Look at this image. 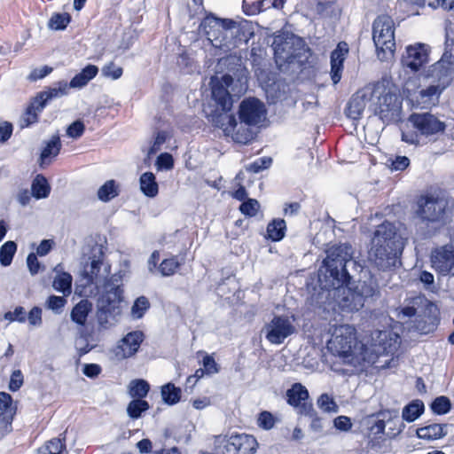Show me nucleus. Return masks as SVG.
Returning <instances> with one entry per match:
<instances>
[{
    "label": "nucleus",
    "instance_id": "nucleus-24",
    "mask_svg": "<svg viewBox=\"0 0 454 454\" xmlns=\"http://www.w3.org/2000/svg\"><path fill=\"white\" fill-rule=\"evenodd\" d=\"M53 271L56 273L52 284L53 288L57 292L62 293L65 296L69 295L73 281L71 274L63 271V267L60 263L55 266Z\"/></svg>",
    "mask_w": 454,
    "mask_h": 454
},
{
    "label": "nucleus",
    "instance_id": "nucleus-57",
    "mask_svg": "<svg viewBox=\"0 0 454 454\" xmlns=\"http://www.w3.org/2000/svg\"><path fill=\"white\" fill-rule=\"evenodd\" d=\"M258 426L265 430L271 429L276 423L274 416L269 411H262L257 419Z\"/></svg>",
    "mask_w": 454,
    "mask_h": 454
},
{
    "label": "nucleus",
    "instance_id": "nucleus-32",
    "mask_svg": "<svg viewBox=\"0 0 454 454\" xmlns=\"http://www.w3.org/2000/svg\"><path fill=\"white\" fill-rule=\"evenodd\" d=\"M149 390V383L142 379L132 380L128 385V394L133 399L144 400Z\"/></svg>",
    "mask_w": 454,
    "mask_h": 454
},
{
    "label": "nucleus",
    "instance_id": "nucleus-18",
    "mask_svg": "<svg viewBox=\"0 0 454 454\" xmlns=\"http://www.w3.org/2000/svg\"><path fill=\"white\" fill-rule=\"evenodd\" d=\"M372 100L373 95L371 90L366 89L356 92L348 102L347 107L348 116L354 120L358 119L367 106L372 107Z\"/></svg>",
    "mask_w": 454,
    "mask_h": 454
},
{
    "label": "nucleus",
    "instance_id": "nucleus-13",
    "mask_svg": "<svg viewBox=\"0 0 454 454\" xmlns=\"http://www.w3.org/2000/svg\"><path fill=\"white\" fill-rule=\"evenodd\" d=\"M431 264L439 274L448 275L454 268V244H448L433 250Z\"/></svg>",
    "mask_w": 454,
    "mask_h": 454
},
{
    "label": "nucleus",
    "instance_id": "nucleus-10",
    "mask_svg": "<svg viewBox=\"0 0 454 454\" xmlns=\"http://www.w3.org/2000/svg\"><path fill=\"white\" fill-rule=\"evenodd\" d=\"M266 115L264 103L255 98H246L239 105V117L247 126H258L266 120Z\"/></svg>",
    "mask_w": 454,
    "mask_h": 454
},
{
    "label": "nucleus",
    "instance_id": "nucleus-52",
    "mask_svg": "<svg viewBox=\"0 0 454 454\" xmlns=\"http://www.w3.org/2000/svg\"><path fill=\"white\" fill-rule=\"evenodd\" d=\"M4 319L14 322L17 321L19 323H25L27 320V313L23 307L18 306L14 309L13 311H8L4 314Z\"/></svg>",
    "mask_w": 454,
    "mask_h": 454
},
{
    "label": "nucleus",
    "instance_id": "nucleus-47",
    "mask_svg": "<svg viewBox=\"0 0 454 454\" xmlns=\"http://www.w3.org/2000/svg\"><path fill=\"white\" fill-rule=\"evenodd\" d=\"M172 133L170 131H167V130H162V131H159L157 133V136L155 137V140L153 144V145L150 147L149 151H148V154H154L156 153L158 151L160 150L161 148V145L169 141L171 138H172Z\"/></svg>",
    "mask_w": 454,
    "mask_h": 454
},
{
    "label": "nucleus",
    "instance_id": "nucleus-53",
    "mask_svg": "<svg viewBox=\"0 0 454 454\" xmlns=\"http://www.w3.org/2000/svg\"><path fill=\"white\" fill-rule=\"evenodd\" d=\"M0 411L1 412L12 413L14 416L16 412V407L12 403V398L11 395L5 392H0Z\"/></svg>",
    "mask_w": 454,
    "mask_h": 454
},
{
    "label": "nucleus",
    "instance_id": "nucleus-21",
    "mask_svg": "<svg viewBox=\"0 0 454 454\" xmlns=\"http://www.w3.org/2000/svg\"><path fill=\"white\" fill-rule=\"evenodd\" d=\"M348 49L346 43H339L337 48L331 54V78L334 84L341 79L343 62Z\"/></svg>",
    "mask_w": 454,
    "mask_h": 454
},
{
    "label": "nucleus",
    "instance_id": "nucleus-1",
    "mask_svg": "<svg viewBox=\"0 0 454 454\" xmlns=\"http://www.w3.org/2000/svg\"><path fill=\"white\" fill-rule=\"evenodd\" d=\"M79 287L82 295L97 297L98 324L101 329L110 328L121 312L122 275L121 272L111 274V264L106 260L100 246H94L82 262Z\"/></svg>",
    "mask_w": 454,
    "mask_h": 454
},
{
    "label": "nucleus",
    "instance_id": "nucleus-31",
    "mask_svg": "<svg viewBox=\"0 0 454 454\" xmlns=\"http://www.w3.org/2000/svg\"><path fill=\"white\" fill-rule=\"evenodd\" d=\"M140 190L149 198H154L159 192L155 176L152 172H145L140 176Z\"/></svg>",
    "mask_w": 454,
    "mask_h": 454
},
{
    "label": "nucleus",
    "instance_id": "nucleus-61",
    "mask_svg": "<svg viewBox=\"0 0 454 454\" xmlns=\"http://www.w3.org/2000/svg\"><path fill=\"white\" fill-rule=\"evenodd\" d=\"M27 319L30 325L40 326L42 325V309L39 307H33L27 314Z\"/></svg>",
    "mask_w": 454,
    "mask_h": 454
},
{
    "label": "nucleus",
    "instance_id": "nucleus-38",
    "mask_svg": "<svg viewBox=\"0 0 454 454\" xmlns=\"http://www.w3.org/2000/svg\"><path fill=\"white\" fill-rule=\"evenodd\" d=\"M118 186L114 180L106 181L98 191V198L101 201L107 202L118 196Z\"/></svg>",
    "mask_w": 454,
    "mask_h": 454
},
{
    "label": "nucleus",
    "instance_id": "nucleus-41",
    "mask_svg": "<svg viewBox=\"0 0 454 454\" xmlns=\"http://www.w3.org/2000/svg\"><path fill=\"white\" fill-rule=\"evenodd\" d=\"M181 263L176 256L164 259L158 267V271L162 277H169L176 273Z\"/></svg>",
    "mask_w": 454,
    "mask_h": 454
},
{
    "label": "nucleus",
    "instance_id": "nucleus-4",
    "mask_svg": "<svg viewBox=\"0 0 454 454\" xmlns=\"http://www.w3.org/2000/svg\"><path fill=\"white\" fill-rule=\"evenodd\" d=\"M326 258L323 261V269H320L324 284L340 285L348 283L350 279L349 270L362 272L364 265L354 260L352 247L347 243L333 246L327 250Z\"/></svg>",
    "mask_w": 454,
    "mask_h": 454
},
{
    "label": "nucleus",
    "instance_id": "nucleus-54",
    "mask_svg": "<svg viewBox=\"0 0 454 454\" xmlns=\"http://www.w3.org/2000/svg\"><path fill=\"white\" fill-rule=\"evenodd\" d=\"M65 445L60 439H52L42 448L43 454H61Z\"/></svg>",
    "mask_w": 454,
    "mask_h": 454
},
{
    "label": "nucleus",
    "instance_id": "nucleus-19",
    "mask_svg": "<svg viewBox=\"0 0 454 454\" xmlns=\"http://www.w3.org/2000/svg\"><path fill=\"white\" fill-rule=\"evenodd\" d=\"M309 398L308 389L301 383H294L286 391V401L287 403L294 408L299 409V412L301 414H309L311 410V405L306 403Z\"/></svg>",
    "mask_w": 454,
    "mask_h": 454
},
{
    "label": "nucleus",
    "instance_id": "nucleus-51",
    "mask_svg": "<svg viewBox=\"0 0 454 454\" xmlns=\"http://www.w3.org/2000/svg\"><path fill=\"white\" fill-rule=\"evenodd\" d=\"M318 407L325 412L337 411V406L333 399L327 394H322L317 400Z\"/></svg>",
    "mask_w": 454,
    "mask_h": 454
},
{
    "label": "nucleus",
    "instance_id": "nucleus-62",
    "mask_svg": "<svg viewBox=\"0 0 454 454\" xmlns=\"http://www.w3.org/2000/svg\"><path fill=\"white\" fill-rule=\"evenodd\" d=\"M84 129V124L80 121H76L68 126L67 134L72 138H78L82 136Z\"/></svg>",
    "mask_w": 454,
    "mask_h": 454
},
{
    "label": "nucleus",
    "instance_id": "nucleus-34",
    "mask_svg": "<svg viewBox=\"0 0 454 454\" xmlns=\"http://www.w3.org/2000/svg\"><path fill=\"white\" fill-rule=\"evenodd\" d=\"M424 410L425 406L422 401L413 400L403 407L402 418L407 422H413L424 412Z\"/></svg>",
    "mask_w": 454,
    "mask_h": 454
},
{
    "label": "nucleus",
    "instance_id": "nucleus-46",
    "mask_svg": "<svg viewBox=\"0 0 454 454\" xmlns=\"http://www.w3.org/2000/svg\"><path fill=\"white\" fill-rule=\"evenodd\" d=\"M380 416L382 417V419H371L368 421V424L370 425V431L372 434L375 435H379L384 433L385 427H386V422L385 419L388 416L391 418V414L389 411L387 412H381L380 413Z\"/></svg>",
    "mask_w": 454,
    "mask_h": 454
},
{
    "label": "nucleus",
    "instance_id": "nucleus-63",
    "mask_svg": "<svg viewBox=\"0 0 454 454\" xmlns=\"http://www.w3.org/2000/svg\"><path fill=\"white\" fill-rule=\"evenodd\" d=\"M173 157L168 153H161L157 158L156 165L159 169H171L173 168Z\"/></svg>",
    "mask_w": 454,
    "mask_h": 454
},
{
    "label": "nucleus",
    "instance_id": "nucleus-26",
    "mask_svg": "<svg viewBox=\"0 0 454 454\" xmlns=\"http://www.w3.org/2000/svg\"><path fill=\"white\" fill-rule=\"evenodd\" d=\"M98 73V67L95 65H88L82 71L74 75L69 82L72 89H82L85 87Z\"/></svg>",
    "mask_w": 454,
    "mask_h": 454
},
{
    "label": "nucleus",
    "instance_id": "nucleus-49",
    "mask_svg": "<svg viewBox=\"0 0 454 454\" xmlns=\"http://www.w3.org/2000/svg\"><path fill=\"white\" fill-rule=\"evenodd\" d=\"M102 75L112 80L119 79L123 73L122 67L116 66L114 62L105 65L101 69Z\"/></svg>",
    "mask_w": 454,
    "mask_h": 454
},
{
    "label": "nucleus",
    "instance_id": "nucleus-5",
    "mask_svg": "<svg viewBox=\"0 0 454 454\" xmlns=\"http://www.w3.org/2000/svg\"><path fill=\"white\" fill-rule=\"evenodd\" d=\"M444 129V122L434 115L429 113H414L409 116L402 129V141L413 145H425L430 137Z\"/></svg>",
    "mask_w": 454,
    "mask_h": 454
},
{
    "label": "nucleus",
    "instance_id": "nucleus-37",
    "mask_svg": "<svg viewBox=\"0 0 454 454\" xmlns=\"http://www.w3.org/2000/svg\"><path fill=\"white\" fill-rule=\"evenodd\" d=\"M286 230V222L283 219H274L267 226V235L272 241H279L285 237Z\"/></svg>",
    "mask_w": 454,
    "mask_h": 454
},
{
    "label": "nucleus",
    "instance_id": "nucleus-60",
    "mask_svg": "<svg viewBox=\"0 0 454 454\" xmlns=\"http://www.w3.org/2000/svg\"><path fill=\"white\" fill-rule=\"evenodd\" d=\"M202 366L205 370L206 374L212 375L219 372V365L210 355H206L202 360Z\"/></svg>",
    "mask_w": 454,
    "mask_h": 454
},
{
    "label": "nucleus",
    "instance_id": "nucleus-27",
    "mask_svg": "<svg viewBox=\"0 0 454 454\" xmlns=\"http://www.w3.org/2000/svg\"><path fill=\"white\" fill-rule=\"evenodd\" d=\"M353 289L362 298L364 304L368 298H372L380 294L378 283L372 277L368 280H359Z\"/></svg>",
    "mask_w": 454,
    "mask_h": 454
},
{
    "label": "nucleus",
    "instance_id": "nucleus-3",
    "mask_svg": "<svg viewBox=\"0 0 454 454\" xmlns=\"http://www.w3.org/2000/svg\"><path fill=\"white\" fill-rule=\"evenodd\" d=\"M404 247V240L395 226L388 222L379 225L372 239L370 261L381 270H391L399 263Z\"/></svg>",
    "mask_w": 454,
    "mask_h": 454
},
{
    "label": "nucleus",
    "instance_id": "nucleus-58",
    "mask_svg": "<svg viewBox=\"0 0 454 454\" xmlns=\"http://www.w3.org/2000/svg\"><path fill=\"white\" fill-rule=\"evenodd\" d=\"M272 163V160L270 157L259 158L251 163L247 169L254 173H258L263 169L268 168Z\"/></svg>",
    "mask_w": 454,
    "mask_h": 454
},
{
    "label": "nucleus",
    "instance_id": "nucleus-33",
    "mask_svg": "<svg viewBox=\"0 0 454 454\" xmlns=\"http://www.w3.org/2000/svg\"><path fill=\"white\" fill-rule=\"evenodd\" d=\"M91 307L92 305L89 301L82 300L73 308L70 315L71 319L80 325H84Z\"/></svg>",
    "mask_w": 454,
    "mask_h": 454
},
{
    "label": "nucleus",
    "instance_id": "nucleus-28",
    "mask_svg": "<svg viewBox=\"0 0 454 454\" xmlns=\"http://www.w3.org/2000/svg\"><path fill=\"white\" fill-rule=\"evenodd\" d=\"M69 89H71L69 83H67L66 81H60L54 86L42 91L37 97L46 106L48 101L67 95Z\"/></svg>",
    "mask_w": 454,
    "mask_h": 454
},
{
    "label": "nucleus",
    "instance_id": "nucleus-12",
    "mask_svg": "<svg viewBox=\"0 0 454 454\" xmlns=\"http://www.w3.org/2000/svg\"><path fill=\"white\" fill-rule=\"evenodd\" d=\"M428 76L436 80L442 89H445L454 78L453 56L444 53L441 59L431 67Z\"/></svg>",
    "mask_w": 454,
    "mask_h": 454
},
{
    "label": "nucleus",
    "instance_id": "nucleus-6",
    "mask_svg": "<svg viewBox=\"0 0 454 454\" xmlns=\"http://www.w3.org/2000/svg\"><path fill=\"white\" fill-rule=\"evenodd\" d=\"M199 29L207 35V40L215 48L227 52L237 47V35L239 27L231 20H220L213 15L207 16L200 23Z\"/></svg>",
    "mask_w": 454,
    "mask_h": 454
},
{
    "label": "nucleus",
    "instance_id": "nucleus-36",
    "mask_svg": "<svg viewBox=\"0 0 454 454\" xmlns=\"http://www.w3.org/2000/svg\"><path fill=\"white\" fill-rule=\"evenodd\" d=\"M31 190L32 195L39 200L47 198L50 194L51 188L47 179L42 175H37L32 183Z\"/></svg>",
    "mask_w": 454,
    "mask_h": 454
},
{
    "label": "nucleus",
    "instance_id": "nucleus-20",
    "mask_svg": "<svg viewBox=\"0 0 454 454\" xmlns=\"http://www.w3.org/2000/svg\"><path fill=\"white\" fill-rule=\"evenodd\" d=\"M244 123L238 124L233 115L228 116V125L223 129L226 135H231L236 143L247 145L254 138V132L249 128L244 127Z\"/></svg>",
    "mask_w": 454,
    "mask_h": 454
},
{
    "label": "nucleus",
    "instance_id": "nucleus-22",
    "mask_svg": "<svg viewBox=\"0 0 454 454\" xmlns=\"http://www.w3.org/2000/svg\"><path fill=\"white\" fill-rule=\"evenodd\" d=\"M61 149V142L59 136H53L43 147L38 163L40 168H44L52 163L59 155Z\"/></svg>",
    "mask_w": 454,
    "mask_h": 454
},
{
    "label": "nucleus",
    "instance_id": "nucleus-7",
    "mask_svg": "<svg viewBox=\"0 0 454 454\" xmlns=\"http://www.w3.org/2000/svg\"><path fill=\"white\" fill-rule=\"evenodd\" d=\"M372 39L380 59L387 60L393 57L395 49V25L390 16L380 15L374 20Z\"/></svg>",
    "mask_w": 454,
    "mask_h": 454
},
{
    "label": "nucleus",
    "instance_id": "nucleus-42",
    "mask_svg": "<svg viewBox=\"0 0 454 454\" xmlns=\"http://www.w3.org/2000/svg\"><path fill=\"white\" fill-rule=\"evenodd\" d=\"M71 20V17L68 13H54L51 17L48 22V27L52 30H63L67 27Z\"/></svg>",
    "mask_w": 454,
    "mask_h": 454
},
{
    "label": "nucleus",
    "instance_id": "nucleus-9",
    "mask_svg": "<svg viewBox=\"0 0 454 454\" xmlns=\"http://www.w3.org/2000/svg\"><path fill=\"white\" fill-rule=\"evenodd\" d=\"M294 321L295 317L294 315L274 316L262 328L266 340L270 344H282L286 338L295 333Z\"/></svg>",
    "mask_w": 454,
    "mask_h": 454
},
{
    "label": "nucleus",
    "instance_id": "nucleus-2",
    "mask_svg": "<svg viewBox=\"0 0 454 454\" xmlns=\"http://www.w3.org/2000/svg\"><path fill=\"white\" fill-rule=\"evenodd\" d=\"M400 342V336L392 331H375L371 343L364 344L357 341L355 327L341 325L334 328L327 349L343 364L364 367L376 364L380 356H393Z\"/></svg>",
    "mask_w": 454,
    "mask_h": 454
},
{
    "label": "nucleus",
    "instance_id": "nucleus-11",
    "mask_svg": "<svg viewBox=\"0 0 454 454\" xmlns=\"http://www.w3.org/2000/svg\"><path fill=\"white\" fill-rule=\"evenodd\" d=\"M418 215L423 221L437 222L440 221L445 212L446 202L442 199L426 196L421 198L419 202Z\"/></svg>",
    "mask_w": 454,
    "mask_h": 454
},
{
    "label": "nucleus",
    "instance_id": "nucleus-29",
    "mask_svg": "<svg viewBox=\"0 0 454 454\" xmlns=\"http://www.w3.org/2000/svg\"><path fill=\"white\" fill-rule=\"evenodd\" d=\"M444 89L439 84L431 85L426 90H421L419 94L418 102L422 107H428L438 101V98Z\"/></svg>",
    "mask_w": 454,
    "mask_h": 454
},
{
    "label": "nucleus",
    "instance_id": "nucleus-30",
    "mask_svg": "<svg viewBox=\"0 0 454 454\" xmlns=\"http://www.w3.org/2000/svg\"><path fill=\"white\" fill-rule=\"evenodd\" d=\"M446 426L432 424L417 429V435L420 439L436 440L446 434Z\"/></svg>",
    "mask_w": 454,
    "mask_h": 454
},
{
    "label": "nucleus",
    "instance_id": "nucleus-17",
    "mask_svg": "<svg viewBox=\"0 0 454 454\" xmlns=\"http://www.w3.org/2000/svg\"><path fill=\"white\" fill-rule=\"evenodd\" d=\"M372 95L373 99H377L376 103L373 100L372 101V106H374L372 110L375 114L379 115L384 121L390 120L397 111L396 97L390 93L376 95L375 91H372Z\"/></svg>",
    "mask_w": 454,
    "mask_h": 454
},
{
    "label": "nucleus",
    "instance_id": "nucleus-64",
    "mask_svg": "<svg viewBox=\"0 0 454 454\" xmlns=\"http://www.w3.org/2000/svg\"><path fill=\"white\" fill-rule=\"evenodd\" d=\"M27 264L29 270V272L32 275H35L39 272L41 269V263L37 259V254L35 253H30L27 257Z\"/></svg>",
    "mask_w": 454,
    "mask_h": 454
},
{
    "label": "nucleus",
    "instance_id": "nucleus-23",
    "mask_svg": "<svg viewBox=\"0 0 454 454\" xmlns=\"http://www.w3.org/2000/svg\"><path fill=\"white\" fill-rule=\"evenodd\" d=\"M235 454H254L257 442L252 435L241 434L231 435Z\"/></svg>",
    "mask_w": 454,
    "mask_h": 454
},
{
    "label": "nucleus",
    "instance_id": "nucleus-39",
    "mask_svg": "<svg viewBox=\"0 0 454 454\" xmlns=\"http://www.w3.org/2000/svg\"><path fill=\"white\" fill-rule=\"evenodd\" d=\"M150 405L147 401L141 399H133L127 406L128 416L132 419H137L142 413L149 410Z\"/></svg>",
    "mask_w": 454,
    "mask_h": 454
},
{
    "label": "nucleus",
    "instance_id": "nucleus-56",
    "mask_svg": "<svg viewBox=\"0 0 454 454\" xmlns=\"http://www.w3.org/2000/svg\"><path fill=\"white\" fill-rule=\"evenodd\" d=\"M13 417L10 411L0 412V438L12 430Z\"/></svg>",
    "mask_w": 454,
    "mask_h": 454
},
{
    "label": "nucleus",
    "instance_id": "nucleus-35",
    "mask_svg": "<svg viewBox=\"0 0 454 454\" xmlns=\"http://www.w3.org/2000/svg\"><path fill=\"white\" fill-rule=\"evenodd\" d=\"M160 394L165 403L174 405L180 401L182 390L173 383H167L161 387Z\"/></svg>",
    "mask_w": 454,
    "mask_h": 454
},
{
    "label": "nucleus",
    "instance_id": "nucleus-25",
    "mask_svg": "<svg viewBox=\"0 0 454 454\" xmlns=\"http://www.w3.org/2000/svg\"><path fill=\"white\" fill-rule=\"evenodd\" d=\"M45 107V105L38 97H35V99L30 103L27 106L25 114L22 115L20 119V127L27 128L31 124L35 123L38 121V115Z\"/></svg>",
    "mask_w": 454,
    "mask_h": 454
},
{
    "label": "nucleus",
    "instance_id": "nucleus-14",
    "mask_svg": "<svg viewBox=\"0 0 454 454\" xmlns=\"http://www.w3.org/2000/svg\"><path fill=\"white\" fill-rule=\"evenodd\" d=\"M428 62V49L426 44L417 43L406 47L405 54L403 55L402 64L411 72L419 71Z\"/></svg>",
    "mask_w": 454,
    "mask_h": 454
},
{
    "label": "nucleus",
    "instance_id": "nucleus-44",
    "mask_svg": "<svg viewBox=\"0 0 454 454\" xmlns=\"http://www.w3.org/2000/svg\"><path fill=\"white\" fill-rule=\"evenodd\" d=\"M288 40L290 41H294L295 40V37L294 36H286V38L283 36V35H277L275 38H274V42H273V47H274V51H275V54L276 55H281L283 52H288L289 51V44L290 43L288 42ZM292 54H289L287 53L286 56L285 58H289Z\"/></svg>",
    "mask_w": 454,
    "mask_h": 454
},
{
    "label": "nucleus",
    "instance_id": "nucleus-55",
    "mask_svg": "<svg viewBox=\"0 0 454 454\" xmlns=\"http://www.w3.org/2000/svg\"><path fill=\"white\" fill-rule=\"evenodd\" d=\"M67 303V300L61 296L51 295L47 301L46 306L55 313L59 314Z\"/></svg>",
    "mask_w": 454,
    "mask_h": 454
},
{
    "label": "nucleus",
    "instance_id": "nucleus-16",
    "mask_svg": "<svg viewBox=\"0 0 454 454\" xmlns=\"http://www.w3.org/2000/svg\"><path fill=\"white\" fill-rule=\"evenodd\" d=\"M233 78L230 74L223 75L221 82L212 86V97L220 109L223 112L231 110L232 106V99L228 91V88L232 84Z\"/></svg>",
    "mask_w": 454,
    "mask_h": 454
},
{
    "label": "nucleus",
    "instance_id": "nucleus-50",
    "mask_svg": "<svg viewBox=\"0 0 454 454\" xmlns=\"http://www.w3.org/2000/svg\"><path fill=\"white\" fill-rule=\"evenodd\" d=\"M260 205L259 202L254 199H247L246 201H243V203L239 207V210L242 214L248 215V216H254L258 210H259Z\"/></svg>",
    "mask_w": 454,
    "mask_h": 454
},
{
    "label": "nucleus",
    "instance_id": "nucleus-59",
    "mask_svg": "<svg viewBox=\"0 0 454 454\" xmlns=\"http://www.w3.org/2000/svg\"><path fill=\"white\" fill-rule=\"evenodd\" d=\"M24 383L23 373L20 370H14L11 375L9 389L12 392L18 391Z\"/></svg>",
    "mask_w": 454,
    "mask_h": 454
},
{
    "label": "nucleus",
    "instance_id": "nucleus-15",
    "mask_svg": "<svg viewBox=\"0 0 454 454\" xmlns=\"http://www.w3.org/2000/svg\"><path fill=\"white\" fill-rule=\"evenodd\" d=\"M143 340L144 333L141 331L129 333L120 340L115 348V357L121 360L132 356L137 352Z\"/></svg>",
    "mask_w": 454,
    "mask_h": 454
},
{
    "label": "nucleus",
    "instance_id": "nucleus-43",
    "mask_svg": "<svg viewBox=\"0 0 454 454\" xmlns=\"http://www.w3.org/2000/svg\"><path fill=\"white\" fill-rule=\"evenodd\" d=\"M214 454H235L231 436L229 438L218 436L215 439Z\"/></svg>",
    "mask_w": 454,
    "mask_h": 454
},
{
    "label": "nucleus",
    "instance_id": "nucleus-48",
    "mask_svg": "<svg viewBox=\"0 0 454 454\" xmlns=\"http://www.w3.org/2000/svg\"><path fill=\"white\" fill-rule=\"evenodd\" d=\"M431 409L436 414H446L450 409V402L445 396H439L432 403Z\"/></svg>",
    "mask_w": 454,
    "mask_h": 454
},
{
    "label": "nucleus",
    "instance_id": "nucleus-45",
    "mask_svg": "<svg viewBox=\"0 0 454 454\" xmlns=\"http://www.w3.org/2000/svg\"><path fill=\"white\" fill-rule=\"evenodd\" d=\"M149 307H150V303L146 297H145V296L138 297L135 301V302L131 308V315H132L133 318H136V319L141 318L145 315V313L147 311Z\"/></svg>",
    "mask_w": 454,
    "mask_h": 454
},
{
    "label": "nucleus",
    "instance_id": "nucleus-40",
    "mask_svg": "<svg viewBox=\"0 0 454 454\" xmlns=\"http://www.w3.org/2000/svg\"><path fill=\"white\" fill-rule=\"evenodd\" d=\"M17 251V245L14 241H6L0 247V263L6 267L9 266Z\"/></svg>",
    "mask_w": 454,
    "mask_h": 454
},
{
    "label": "nucleus",
    "instance_id": "nucleus-8",
    "mask_svg": "<svg viewBox=\"0 0 454 454\" xmlns=\"http://www.w3.org/2000/svg\"><path fill=\"white\" fill-rule=\"evenodd\" d=\"M318 279L323 288L329 291V295L334 299L336 304L342 311H358L364 307L362 298L352 287L347 285L348 283H341L340 286L332 285V283L324 284L321 274L318 275Z\"/></svg>",
    "mask_w": 454,
    "mask_h": 454
}]
</instances>
